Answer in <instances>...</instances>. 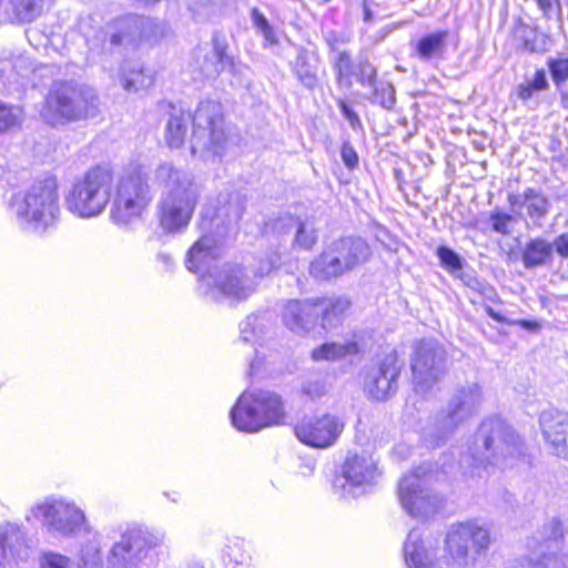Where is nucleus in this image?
I'll return each mask as SVG.
<instances>
[{
    "instance_id": "1",
    "label": "nucleus",
    "mask_w": 568,
    "mask_h": 568,
    "mask_svg": "<svg viewBox=\"0 0 568 568\" xmlns=\"http://www.w3.org/2000/svg\"><path fill=\"white\" fill-rule=\"evenodd\" d=\"M491 545V532L487 525L476 520L454 524L445 537L443 557L435 559V545L409 534L404 547V557L409 568H471L477 556L485 554Z\"/></svg>"
},
{
    "instance_id": "2",
    "label": "nucleus",
    "mask_w": 568,
    "mask_h": 568,
    "mask_svg": "<svg viewBox=\"0 0 568 568\" xmlns=\"http://www.w3.org/2000/svg\"><path fill=\"white\" fill-rule=\"evenodd\" d=\"M192 123L191 150L206 160L221 158L229 141L224 131L221 105L213 101H203L193 115L182 109L173 108L165 125L164 140L169 148L183 145Z\"/></svg>"
},
{
    "instance_id": "3",
    "label": "nucleus",
    "mask_w": 568,
    "mask_h": 568,
    "mask_svg": "<svg viewBox=\"0 0 568 568\" xmlns=\"http://www.w3.org/2000/svg\"><path fill=\"white\" fill-rule=\"evenodd\" d=\"M154 181L161 190L156 204L160 225L178 233L189 225L197 204L200 190L193 178L169 162L160 164Z\"/></svg>"
},
{
    "instance_id": "4",
    "label": "nucleus",
    "mask_w": 568,
    "mask_h": 568,
    "mask_svg": "<svg viewBox=\"0 0 568 568\" xmlns=\"http://www.w3.org/2000/svg\"><path fill=\"white\" fill-rule=\"evenodd\" d=\"M10 209L18 224L34 233H44L53 227L61 215L58 182L54 178L36 181L16 193Z\"/></svg>"
},
{
    "instance_id": "5",
    "label": "nucleus",
    "mask_w": 568,
    "mask_h": 568,
    "mask_svg": "<svg viewBox=\"0 0 568 568\" xmlns=\"http://www.w3.org/2000/svg\"><path fill=\"white\" fill-rule=\"evenodd\" d=\"M114 184V173L108 165H97L78 178L64 195L65 210L75 217L90 220L108 207Z\"/></svg>"
},
{
    "instance_id": "6",
    "label": "nucleus",
    "mask_w": 568,
    "mask_h": 568,
    "mask_svg": "<svg viewBox=\"0 0 568 568\" xmlns=\"http://www.w3.org/2000/svg\"><path fill=\"white\" fill-rule=\"evenodd\" d=\"M242 212V203L235 195L227 207H219L215 215L210 217L205 213L202 216L200 227L207 234L202 235L187 251L185 265L189 271L202 274V277L213 270L212 264L219 255V239L226 234L225 230L241 217Z\"/></svg>"
},
{
    "instance_id": "7",
    "label": "nucleus",
    "mask_w": 568,
    "mask_h": 568,
    "mask_svg": "<svg viewBox=\"0 0 568 568\" xmlns=\"http://www.w3.org/2000/svg\"><path fill=\"white\" fill-rule=\"evenodd\" d=\"M524 456L520 436L503 420L495 418L480 425L473 459L480 465L514 467Z\"/></svg>"
},
{
    "instance_id": "8",
    "label": "nucleus",
    "mask_w": 568,
    "mask_h": 568,
    "mask_svg": "<svg viewBox=\"0 0 568 568\" xmlns=\"http://www.w3.org/2000/svg\"><path fill=\"white\" fill-rule=\"evenodd\" d=\"M231 420L235 428L256 433L265 427L280 425L285 419L282 397L270 389L245 390L232 408Z\"/></svg>"
},
{
    "instance_id": "9",
    "label": "nucleus",
    "mask_w": 568,
    "mask_h": 568,
    "mask_svg": "<svg viewBox=\"0 0 568 568\" xmlns=\"http://www.w3.org/2000/svg\"><path fill=\"white\" fill-rule=\"evenodd\" d=\"M483 403V393L478 384L459 387L447 408L439 412L434 423L425 430V440L430 446L444 444L456 429L469 419Z\"/></svg>"
},
{
    "instance_id": "10",
    "label": "nucleus",
    "mask_w": 568,
    "mask_h": 568,
    "mask_svg": "<svg viewBox=\"0 0 568 568\" xmlns=\"http://www.w3.org/2000/svg\"><path fill=\"white\" fill-rule=\"evenodd\" d=\"M200 287L206 297L215 302L227 301L234 304L252 296L257 282L248 267L239 263H224L203 275L200 278Z\"/></svg>"
},
{
    "instance_id": "11",
    "label": "nucleus",
    "mask_w": 568,
    "mask_h": 568,
    "mask_svg": "<svg viewBox=\"0 0 568 568\" xmlns=\"http://www.w3.org/2000/svg\"><path fill=\"white\" fill-rule=\"evenodd\" d=\"M151 201L146 174L138 169L126 171L116 183L110 219L116 225H128L143 214Z\"/></svg>"
},
{
    "instance_id": "12",
    "label": "nucleus",
    "mask_w": 568,
    "mask_h": 568,
    "mask_svg": "<svg viewBox=\"0 0 568 568\" xmlns=\"http://www.w3.org/2000/svg\"><path fill=\"white\" fill-rule=\"evenodd\" d=\"M164 530L135 526L128 528L119 541L111 547L108 557V568H138L149 552L165 545Z\"/></svg>"
},
{
    "instance_id": "13",
    "label": "nucleus",
    "mask_w": 568,
    "mask_h": 568,
    "mask_svg": "<svg viewBox=\"0 0 568 568\" xmlns=\"http://www.w3.org/2000/svg\"><path fill=\"white\" fill-rule=\"evenodd\" d=\"M94 97L85 94L71 83H54L40 111L41 118L51 125L64 124L88 115Z\"/></svg>"
},
{
    "instance_id": "14",
    "label": "nucleus",
    "mask_w": 568,
    "mask_h": 568,
    "mask_svg": "<svg viewBox=\"0 0 568 568\" xmlns=\"http://www.w3.org/2000/svg\"><path fill=\"white\" fill-rule=\"evenodd\" d=\"M379 477L378 462L372 455L349 454L342 465L341 474L334 479L333 489L339 498H357L367 494Z\"/></svg>"
},
{
    "instance_id": "15",
    "label": "nucleus",
    "mask_w": 568,
    "mask_h": 568,
    "mask_svg": "<svg viewBox=\"0 0 568 568\" xmlns=\"http://www.w3.org/2000/svg\"><path fill=\"white\" fill-rule=\"evenodd\" d=\"M413 384L416 393L426 395L447 373V354L436 339L425 338L417 342L410 357Z\"/></svg>"
},
{
    "instance_id": "16",
    "label": "nucleus",
    "mask_w": 568,
    "mask_h": 568,
    "mask_svg": "<svg viewBox=\"0 0 568 568\" xmlns=\"http://www.w3.org/2000/svg\"><path fill=\"white\" fill-rule=\"evenodd\" d=\"M31 516L51 535L70 537L85 528V515L75 503L45 498L30 509Z\"/></svg>"
},
{
    "instance_id": "17",
    "label": "nucleus",
    "mask_w": 568,
    "mask_h": 568,
    "mask_svg": "<svg viewBox=\"0 0 568 568\" xmlns=\"http://www.w3.org/2000/svg\"><path fill=\"white\" fill-rule=\"evenodd\" d=\"M344 429V418L332 413L305 416L294 426L295 436L301 443L320 449L334 446Z\"/></svg>"
},
{
    "instance_id": "18",
    "label": "nucleus",
    "mask_w": 568,
    "mask_h": 568,
    "mask_svg": "<svg viewBox=\"0 0 568 568\" xmlns=\"http://www.w3.org/2000/svg\"><path fill=\"white\" fill-rule=\"evenodd\" d=\"M106 30L113 45L138 39L155 42L163 38L165 33V28L161 23L139 16L121 17L108 26Z\"/></svg>"
},
{
    "instance_id": "19",
    "label": "nucleus",
    "mask_w": 568,
    "mask_h": 568,
    "mask_svg": "<svg viewBox=\"0 0 568 568\" xmlns=\"http://www.w3.org/2000/svg\"><path fill=\"white\" fill-rule=\"evenodd\" d=\"M399 498L403 507L413 516L428 518L442 507V498L424 488L418 476L404 478L399 484Z\"/></svg>"
},
{
    "instance_id": "20",
    "label": "nucleus",
    "mask_w": 568,
    "mask_h": 568,
    "mask_svg": "<svg viewBox=\"0 0 568 568\" xmlns=\"http://www.w3.org/2000/svg\"><path fill=\"white\" fill-rule=\"evenodd\" d=\"M564 536L562 524L552 518L547 521L540 531V538H532L529 542L531 548V561L545 568H561L566 565L560 561L558 550L559 540Z\"/></svg>"
},
{
    "instance_id": "21",
    "label": "nucleus",
    "mask_w": 568,
    "mask_h": 568,
    "mask_svg": "<svg viewBox=\"0 0 568 568\" xmlns=\"http://www.w3.org/2000/svg\"><path fill=\"white\" fill-rule=\"evenodd\" d=\"M542 438L552 454L568 457V412L548 408L539 416Z\"/></svg>"
},
{
    "instance_id": "22",
    "label": "nucleus",
    "mask_w": 568,
    "mask_h": 568,
    "mask_svg": "<svg viewBox=\"0 0 568 568\" xmlns=\"http://www.w3.org/2000/svg\"><path fill=\"white\" fill-rule=\"evenodd\" d=\"M31 547L22 529L11 523L0 525V567L13 568L27 562Z\"/></svg>"
},
{
    "instance_id": "23",
    "label": "nucleus",
    "mask_w": 568,
    "mask_h": 568,
    "mask_svg": "<svg viewBox=\"0 0 568 568\" xmlns=\"http://www.w3.org/2000/svg\"><path fill=\"white\" fill-rule=\"evenodd\" d=\"M32 72V63L27 57L13 55L6 50L0 52V92H21Z\"/></svg>"
},
{
    "instance_id": "24",
    "label": "nucleus",
    "mask_w": 568,
    "mask_h": 568,
    "mask_svg": "<svg viewBox=\"0 0 568 568\" xmlns=\"http://www.w3.org/2000/svg\"><path fill=\"white\" fill-rule=\"evenodd\" d=\"M508 203L514 213L525 216L536 227H542L551 207L547 195L532 187H527L518 194H509Z\"/></svg>"
},
{
    "instance_id": "25",
    "label": "nucleus",
    "mask_w": 568,
    "mask_h": 568,
    "mask_svg": "<svg viewBox=\"0 0 568 568\" xmlns=\"http://www.w3.org/2000/svg\"><path fill=\"white\" fill-rule=\"evenodd\" d=\"M316 318V305L314 300H291L282 312L283 324L296 334H303L310 329Z\"/></svg>"
},
{
    "instance_id": "26",
    "label": "nucleus",
    "mask_w": 568,
    "mask_h": 568,
    "mask_svg": "<svg viewBox=\"0 0 568 568\" xmlns=\"http://www.w3.org/2000/svg\"><path fill=\"white\" fill-rule=\"evenodd\" d=\"M329 246L341 261L345 273L365 263L371 255L367 243L358 237H344L333 242Z\"/></svg>"
},
{
    "instance_id": "27",
    "label": "nucleus",
    "mask_w": 568,
    "mask_h": 568,
    "mask_svg": "<svg viewBox=\"0 0 568 568\" xmlns=\"http://www.w3.org/2000/svg\"><path fill=\"white\" fill-rule=\"evenodd\" d=\"M316 318L321 315L324 328L336 327L343 320L351 303L345 297H324L314 300Z\"/></svg>"
},
{
    "instance_id": "28",
    "label": "nucleus",
    "mask_w": 568,
    "mask_h": 568,
    "mask_svg": "<svg viewBox=\"0 0 568 568\" xmlns=\"http://www.w3.org/2000/svg\"><path fill=\"white\" fill-rule=\"evenodd\" d=\"M47 4L48 0H8L4 14L12 23H28L40 17Z\"/></svg>"
},
{
    "instance_id": "29",
    "label": "nucleus",
    "mask_w": 568,
    "mask_h": 568,
    "mask_svg": "<svg viewBox=\"0 0 568 568\" xmlns=\"http://www.w3.org/2000/svg\"><path fill=\"white\" fill-rule=\"evenodd\" d=\"M318 58L315 53L301 49L293 64V72L298 82L306 89L313 90L318 83Z\"/></svg>"
},
{
    "instance_id": "30",
    "label": "nucleus",
    "mask_w": 568,
    "mask_h": 568,
    "mask_svg": "<svg viewBox=\"0 0 568 568\" xmlns=\"http://www.w3.org/2000/svg\"><path fill=\"white\" fill-rule=\"evenodd\" d=\"M554 256V245L542 237L529 240L523 248L521 260L526 268L546 265Z\"/></svg>"
},
{
    "instance_id": "31",
    "label": "nucleus",
    "mask_w": 568,
    "mask_h": 568,
    "mask_svg": "<svg viewBox=\"0 0 568 568\" xmlns=\"http://www.w3.org/2000/svg\"><path fill=\"white\" fill-rule=\"evenodd\" d=\"M310 274L317 280L336 278L345 274L341 265V261L333 253L328 245L316 258L310 264Z\"/></svg>"
},
{
    "instance_id": "32",
    "label": "nucleus",
    "mask_w": 568,
    "mask_h": 568,
    "mask_svg": "<svg viewBox=\"0 0 568 568\" xmlns=\"http://www.w3.org/2000/svg\"><path fill=\"white\" fill-rule=\"evenodd\" d=\"M359 352V346L355 339L345 343H324L315 347L311 357L314 362L338 361Z\"/></svg>"
},
{
    "instance_id": "33",
    "label": "nucleus",
    "mask_w": 568,
    "mask_h": 568,
    "mask_svg": "<svg viewBox=\"0 0 568 568\" xmlns=\"http://www.w3.org/2000/svg\"><path fill=\"white\" fill-rule=\"evenodd\" d=\"M389 365L386 359L369 372L365 382L366 393L375 400H386L390 390Z\"/></svg>"
},
{
    "instance_id": "34",
    "label": "nucleus",
    "mask_w": 568,
    "mask_h": 568,
    "mask_svg": "<svg viewBox=\"0 0 568 568\" xmlns=\"http://www.w3.org/2000/svg\"><path fill=\"white\" fill-rule=\"evenodd\" d=\"M154 77L145 72L138 63H126L122 68V85L125 91L138 92L150 88L153 84Z\"/></svg>"
},
{
    "instance_id": "35",
    "label": "nucleus",
    "mask_w": 568,
    "mask_h": 568,
    "mask_svg": "<svg viewBox=\"0 0 568 568\" xmlns=\"http://www.w3.org/2000/svg\"><path fill=\"white\" fill-rule=\"evenodd\" d=\"M233 69V59L226 53V45L215 40L213 50L203 65V72L212 77L224 71L232 72Z\"/></svg>"
},
{
    "instance_id": "36",
    "label": "nucleus",
    "mask_w": 568,
    "mask_h": 568,
    "mask_svg": "<svg viewBox=\"0 0 568 568\" xmlns=\"http://www.w3.org/2000/svg\"><path fill=\"white\" fill-rule=\"evenodd\" d=\"M447 36L446 31H437L422 38L417 44L418 54L423 59L439 57L445 50Z\"/></svg>"
},
{
    "instance_id": "37",
    "label": "nucleus",
    "mask_w": 568,
    "mask_h": 568,
    "mask_svg": "<svg viewBox=\"0 0 568 568\" xmlns=\"http://www.w3.org/2000/svg\"><path fill=\"white\" fill-rule=\"evenodd\" d=\"M359 74L358 80L362 83L367 82L369 88H372L371 99L375 103H379L385 109H389L387 102L390 100V92L387 89H377L375 85V69L369 63H359L358 65Z\"/></svg>"
},
{
    "instance_id": "38",
    "label": "nucleus",
    "mask_w": 568,
    "mask_h": 568,
    "mask_svg": "<svg viewBox=\"0 0 568 568\" xmlns=\"http://www.w3.org/2000/svg\"><path fill=\"white\" fill-rule=\"evenodd\" d=\"M24 121L23 109L0 100V134L21 128Z\"/></svg>"
},
{
    "instance_id": "39",
    "label": "nucleus",
    "mask_w": 568,
    "mask_h": 568,
    "mask_svg": "<svg viewBox=\"0 0 568 568\" xmlns=\"http://www.w3.org/2000/svg\"><path fill=\"white\" fill-rule=\"evenodd\" d=\"M78 27L87 44L92 48H98L108 37V30H103L100 22L91 16L81 18Z\"/></svg>"
},
{
    "instance_id": "40",
    "label": "nucleus",
    "mask_w": 568,
    "mask_h": 568,
    "mask_svg": "<svg viewBox=\"0 0 568 568\" xmlns=\"http://www.w3.org/2000/svg\"><path fill=\"white\" fill-rule=\"evenodd\" d=\"M223 560L226 565H233V568H253L252 556L240 541H233L225 546Z\"/></svg>"
},
{
    "instance_id": "41",
    "label": "nucleus",
    "mask_w": 568,
    "mask_h": 568,
    "mask_svg": "<svg viewBox=\"0 0 568 568\" xmlns=\"http://www.w3.org/2000/svg\"><path fill=\"white\" fill-rule=\"evenodd\" d=\"M518 38L523 41V47L529 52H542L547 47V37L539 33L536 29L521 24L517 29Z\"/></svg>"
},
{
    "instance_id": "42",
    "label": "nucleus",
    "mask_w": 568,
    "mask_h": 568,
    "mask_svg": "<svg viewBox=\"0 0 568 568\" xmlns=\"http://www.w3.org/2000/svg\"><path fill=\"white\" fill-rule=\"evenodd\" d=\"M296 232L294 236L293 245L302 250L310 251L317 242V231L314 223L305 221H296Z\"/></svg>"
},
{
    "instance_id": "43",
    "label": "nucleus",
    "mask_w": 568,
    "mask_h": 568,
    "mask_svg": "<svg viewBox=\"0 0 568 568\" xmlns=\"http://www.w3.org/2000/svg\"><path fill=\"white\" fill-rule=\"evenodd\" d=\"M101 542L98 536H94L82 546L80 550L78 568H100L101 567Z\"/></svg>"
},
{
    "instance_id": "44",
    "label": "nucleus",
    "mask_w": 568,
    "mask_h": 568,
    "mask_svg": "<svg viewBox=\"0 0 568 568\" xmlns=\"http://www.w3.org/2000/svg\"><path fill=\"white\" fill-rule=\"evenodd\" d=\"M334 68L337 72L339 85L349 88L352 85V77L355 75V64L346 51H337Z\"/></svg>"
},
{
    "instance_id": "45",
    "label": "nucleus",
    "mask_w": 568,
    "mask_h": 568,
    "mask_svg": "<svg viewBox=\"0 0 568 568\" xmlns=\"http://www.w3.org/2000/svg\"><path fill=\"white\" fill-rule=\"evenodd\" d=\"M264 331V320L257 315H248L240 324L241 338L246 343H256Z\"/></svg>"
},
{
    "instance_id": "46",
    "label": "nucleus",
    "mask_w": 568,
    "mask_h": 568,
    "mask_svg": "<svg viewBox=\"0 0 568 568\" xmlns=\"http://www.w3.org/2000/svg\"><path fill=\"white\" fill-rule=\"evenodd\" d=\"M548 69L554 83L559 88L561 83L568 80V57L558 55L547 61Z\"/></svg>"
},
{
    "instance_id": "47",
    "label": "nucleus",
    "mask_w": 568,
    "mask_h": 568,
    "mask_svg": "<svg viewBox=\"0 0 568 568\" xmlns=\"http://www.w3.org/2000/svg\"><path fill=\"white\" fill-rule=\"evenodd\" d=\"M437 256L440 260L442 266L453 274L460 271L463 267L459 255L449 247L439 246L437 248Z\"/></svg>"
},
{
    "instance_id": "48",
    "label": "nucleus",
    "mask_w": 568,
    "mask_h": 568,
    "mask_svg": "<svg viewBox=\"0 0 568 568\" xmlns=\"http://www.w3.org/2000/svg\"><path fill=\"white\" fill-rule=\"evenodd\" d=\"M280 257L277 254H272L267 260L261 261L260 265L250 268L251 275L258 283L264 276L268 275L274 268L278 266Z\"/></svg>"
},
{
    "instance_id": "49",
    "label": "nucleus",
    "mask_w": 568,
    "mask_h": 568,
    "mask_svg": "<svg viewBox=\"0 0 568 568\" xmlns=\"http://www.w3.org/2000/svg\"><path fill=\"white\" fill-rule=\"evenodd\" d=\"M41 568H72V561L64 555L48 552L42 558Z\"/></svg>"
},
{
    "instance_id": "50",
    "label": "nucleus",
    "mask_w": 568,
    "mask_h": 568,
    "mask_svg": "<svg viewBox=\"0 0 568 568\" xmlns=\"http://www.w3.org/2000/svg\"><path fill=\"white\" fill-rule=\"evenodd\" d=\"M513 216L507 213H494L490 215L491 229L499 234H509L511 231Z\"/></svg>"
},
{
    "instance_id": "51",
    "label": "nucleus",
    "mask_w": 568,
    "mask_h": 568,
    "mask_svg": "<svg viewBox=\"0 0 568 568\" xmlns=\"http://www.w3.org/2000/svg\"><path fill=\"white\" fill-rule=\"evenodd\" d=\"M342 160L348 169H354L358 164V156L354 148L349 143H344L342 146Z\"/></svg>"
},
{
    "instance_id": "52",
    "label": "nucleus",
    "mask_w": 568,
    "mask_h": 568,
    "mask_svg": "<svg viewBox=\"0 0 568 568\" xmlns=\"http://www.w3.org/2000/svg\"><path fill=\"white\" fill-rule=\"evenodd\" d=\"M530 88L536 92L545 91L548 89L549 83L546 77L545 70H538L535 72L531 81L529 82Z\"/></svg>"
},
{
    "instance_id": "53",
    "label": "nucleus",
    "mask_w": 568,
    "mask_h": 568,
    "mask_svg": "<svg viewBox=\"0 0 568 568\" xmlns=\"http://www.w3.org/2000/svg\"><path fill=\"white\" fill-rule=\"evenodd\" d=\"M303 390L312 398H316L325 394L326 387L322 382L307 383L304 385Z\"/></svg>"
},
{
    "instance_id": "54",
    "label": "nucleus",
    "mask_w": 568,
    "mask_h": 568,
    "mask_svg": "<svg viewBox=\"0 0 568 568\" xmlns=\"http://www.w3.org/2000/svg\"><path fill=\"white\" fill-rule=\"evenodd\" d=\"M552 245L559 255L568 257V233L559 235Z\"/></svg>"
},
{
    "instance_id": "55",
    "label": "nucleus",
    "mask_w": 568,
    "mask_h": 568,
    "mask_svg": "<svg viewBox=\"0 0 568 568\" xmlns=\"http://www.w3.org/2000/svg\"><path fill=\"white\" fill-rule=\"evenodd\" d=\"M252 21L260 32L270 27L267 19L257 9L252 10Z\"/></svg>"
},
{
    "instance_id": "56",
    "label": "nucleus",
    "mask_w": 568,
    "mask_h": 568,
    "mask_svg": "<svg viewBox=\"0 0 568 568\" xmlns=\"http://www.w3.org/2000/svg\"><path fill=\"white\" fill-rule=\"evenodd\" d=\"M325 41L333 51H337L338 45L341 43H344L345 40L344 37H342L341 34L334 31H329L325 34Z\"/></svg>"
},
{
    "instance_id": "57",
    "label": "nucleus",
    "mask_w": 568,
    "mask_h": 568,
    "mask_svg": "<svg viewBox=\"0 0 568 568\" xmlns=\"http://www.w3.org/2000/svg\"><path fill=\"white\" fill-rule=\"evenodd\" d=\"M339 108L343 115L349 121L353 128L359 123V119L356 113L344 101H339Z\"/></svg>"
},
{
    "instance_id": "58",
    "label": "nucleus",
    "mask_w": 568,
    "mask_h": 568,
    "mask_svg": "<svg viewBox=\"0 0 568 568\" xmlns=\"http://www.w3.org/2000/svg\"><path fill=\"white\" fill-rule=\"evenodd\" d=\"M544 17L549 18L554 4L560 7V0H535Z\"/></svg>"
},
{
    "instance_id": "59",
    "label": "nucleus",
    "mask_w": 568,
    "mask_h": 568,
    "mask_svg": "<svg viewBox=\"0 0 568 568\" xmlns=\"http://www.w3.org/2000/svg\"><path fill=\"white\" fill-rule=\"evenodd\" d=\"M261 33H262V36L264 38V41L267 44L274 45V44L278 43V39L276 37V33H275L274 29L271 26L268 28L262 30Z\"/></svg>"
},
{
    "instance_id": "60",
    "label": "nucleus",
    "mask_w": 568,
    "mask_h": 568,
    "mask_svg": "<svg viewBox=\"0 0 568 568\" xmlns=\"http://www.w3.org/2000/svg\"><path fill=\"white\" fill-rule=\"evenodd\" d=\"M158 261L163 265L165 270H171L174 265V261L169 253L160 252L156 256Z\"/></svg>"
},
{
    "instance_id": "61",
    "label": "nucleus",
    "mask_w": 568,
    "mask_h": 568,
    "mask_svg": "<svg viewBox=\"0 0 568 568\" xmlns=\"http://www.w3.org/2000/svg\"><path fill=\"white\" fill-rule=\"evenodd\" d=\"M536 91L530 88L529 83L527 84H521L519 88H518V97L519 99L524 100V101H527L529 100L532 94L535 93Z\"/></svg>"
},
{
    "instance_id": "62",
    "label": "nucleus",
    "mask_w": 568,
    "mask_h": 568,
    "mask_svg": "<svg viewBox=\"0 0 568 568\" xmlns=\"http://www.w3.org/2000/svg\"><path fill=\"white\" fill-rule=\"evenodd\" d=\"M559 91H560V104H561L562 109L568 111V91L564 90V89H560Z\"/></svg>"
},
{
    "instance_id": "63",
    "label": "nucleus",
    "mask_w": 568,
    "mask_h": 568,
    "mask_svg": "<svg viewBox=\"0 0 568 568\" xmlns=\"http://www.w3.org/2000/svg\"><path fill=\"white\" fill-rule=\"evenodd\" d=\"M487 314L497 322H504V317L490 307L487 308Z\"/></svg>"
},
{
    "instance_id": "64",
    "label": "nucleus",
    "mask_w": 568,
    "mask_h": 568,
    "mask_svg": "<svg viewBox=\"0 0 568 568\" xmlns=\"http://www.w3.org/2000/svg\"><path fill=\"white\" fill-rule=\"evenodd\" d=\"M364 20L365 21H371L372 20V11L367 7L366 2H364Z\"/></svg>"
}]
</instances>
